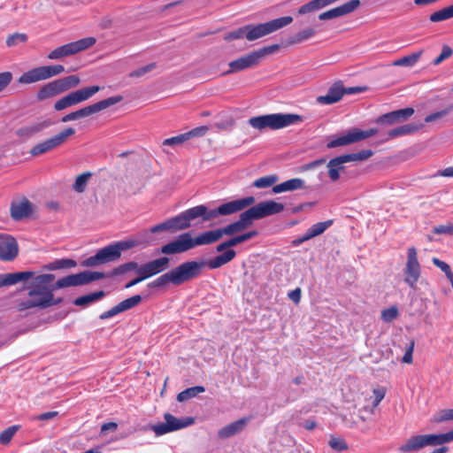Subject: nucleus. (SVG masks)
Masks as SVG:
<instances>
[{
  "instance_id": "f257e3e1",
  "label": "nucleus",
  "mask_w": 453,
  "mask_h": 453,
  "mask_svg": "<svg viewBox=\"0 0 453 453\" xmlns=\"http://www.w3.org/2000/svg\"><path fill=\"white\" fill-rule=\"evenodd\" d=\"M236 256V252L228 248L221 254L204 261H188L180 264L174 269L162 274L152 282L154 287H162L168 283L178 286L200 275L203 268L207 265L210 269H218L231 262Z\"/></svg>"
},
{
  "instance_id": "f03ea898",
  "label": "nucleus",
  "mask_w": 453,
  "mask_h": 453,
  "mask_svg": "<svg viewBox=\"0 0 453 453\" xmlns=\"http://www.w3.org/2000/svg\"><path fill=\"white\" fill-rule=\"evenodd\" d=\"M31 279L32 281L26 287V289L28 290L27 296L17 303L19 311L34 308L45 309L62 302L61 298H54V288L52 286L55 280L54 274H35Z\"/></svg>"
},
{
  "instance_id": "7ed1b4c3",
  "label": "nucleus",
  "mask_w": 453,
  "mask_h": 453,
  "mask_svg": "<svg viewBox=\"0 0 453 453\" xmlns=\"http://www.w3.org/2000/svg\"><path fill=\"white\" fill-rule=\"evenodd\" d=\"M303 117L295 113H272L252 117L248 120L250 127L257 130H278L303 121Z\"/></svg>"
},
{
  "instance_id": "20e7f679",
  "label": "nucleus",
  "mask_w": 453,
  "mask_h": 453,
  "mask_svg": "<svg viewBox=\"0 0 453 453\" xmlns=\"http://www.w3.org/2000/svg\"><path fill=\"white\" fill-rule=\"evenodd\" d=\"M293 22L291 16H285L257 25L244 26L245 38L248 41H255L269 34H272Z\"/></svg>"
},
{
  "instance_id": "39448f33",
  "label": "nucleus",
  "mask_w": 453,
  "mask_h": 453,
  "mask_svg": "<svg viewBox=\"0 0 453 453\" xmlns=\"http://www.w3.org/2000/svg\"><path fill=\"white\" fill-rule=\"evenodd\" d=\"M64 72L65 67L61 65L38 66L22 73L19 77L18 82L19 84L35 83L61 74Z\"/></svg>"
},
{
  "instance_id": "423d86ee",
  "label": "nucleus",
  "mask_w": 453,
  "mask_h": 453,
  "mask_svg": "<svg viewBox=\"0 0 453 453\" xmlns=\"http://www.w3.org/2000/svg\"><path fill=\"white\" fill-rule=\"evenodd\" d=\"M195 423L192 417L176 418L173 414L166 412L164 414V422L152 425L150 430L157 436H161L169 433L181 430Z\"/></svg>"
},
{
  "instance_id": "0eeeda50",
  "label": "nucleus",
  "mask_w": 453,
  "mask_h": 453,
  "mask_svg": "<svg viewBox=\"0 0 453 453\" xmlns=\"http://www.w3.org/2000/svg\"><path fill=\"white\" fill-rule=\"evenodd\" d=\"M122 100V96H111L108 97L104 100L99 101L96 104L88 105L86 107H83L78 111H73L71 113H68L65 115L61 121L65 123L73 120H76L81 118L88 117L92 114L97 113L103 110H105L118 103H119Z\"/></svg>"
},
{
  "instance_id": "6e6552de",
  "label": "nucleus",
  "mask_w": 453,
  "mask_h": 453,
  "mask_svg": "<svg viewBox=\"0 0 453 453\" xmlns=\"http://www.w3.org/2000/svg\"><path fill=\"white\" fill-rule=\"evenodd\" d=\"M95 43L96 39L94 37H86L56 48L49 53L48 58L50 60H58L73 56L90 48Z\"/></svg>"
},
{
  "instance_id": "1a4fd4ad",
  "label": "nucleus",
  "mask_w": 453,
  "mask_h": 453,
  "mask_svg": "<svg viewBox=\"0 0 453 453\" xmlns=\"http://www.w3.org/2000/svg\"><path fill=\"white\" fill-rule=\"evenodd\" d=\"M104 278V273L99 272L85 271L80 273L68 275L56 281L52 286L54 290L57 288H64L68 287H76L88 284L94 280Z\"/></svg>"
},
{
  "instance_id": "9d476101",
  "label": "nucleus",
  "mask_w": 453,
  "mask_h": 453,
  "mask_svg": "<svg viewBox=\"0 0 453 453\" xmlns=\"http://www.w3.org/2000/svg\"><path fill=\"white\" fill-rule=\"evenodd\" d=\"M404 282L415 289L421 275V266L418 260V252L414 247L408 248L407 260L403 269Z\"/></svg>"
},
{
  "instance_id": "9b49d317",
  "label": "nucleus",
  "mask_w": 453,
  "mask_h": 453,
  "mask_svg": "<svg viewBox=\"0 0 453 453\" xmlns=\"http://www.w3.org/2000/svg\"><path fill=\"white\" fill-rule=\"evenodd\" d=\"M74 134L75 130L73 127H67L56 135L32 147L30 150V154L36 157L50 151L65 143L67 139Z\"/></svg>"
},
{
  "instance_id": "f8f14e48",
  "label": "nucleus",
  "mask_w": 453,
  "mask_h": 453,
  "mask_svg": "<svg viewBox=\"0 0 453 453\" xmlns=\"http://www.w3.org/2000/svg\"><path fill=\"white\" fill-rule=\"evenodd\" d=\"M255 203V198L253 196H247L242 199H237L234 201H230L225 203H222L218 208L210 211L209 218H212L214 219L218 216H227L239 211H242L243 209L249 207L250 205Z\"/></svg>"
},
{
  "instance_id": "ddd939ff",
  "label": "nucleus",
  "mask_w": 453,
  "mask_h": 453,
  "mask_svg": "<svg viewBox=\"0 0 453 453\" xmlns=\"http://www.w3.org/2000/svg\"><path fill=\"white\" fill-rule=\"evenodd\" d=\"M284 210V205L273 200H267L258 203L257 204L249 208L246 211L252 222L265 217L277 214Z\"/></svg>"
},
{
  "instance_id": "4468645a",
  "label": "nucleus",
  "mask_w": 453,
  "mask_h": 453,
  "mask_svg": "<svg viewBox=\"0 0 453 453\" xmlns=\"http://www.w3.org/2000/svg\"><path fill=\"white\" fill-rule=\"evenodd\" d=\"M120 257L119 249L116 244L108 245L99 250L95 256L88 257L83 265L85 266H96L108 262L115 261Z\"/></svg>"
},
{
  "instance_id": "2eb2a0df",
  "label": "nucleus",
  "mask_w": 453,
  "mask_h": 453,
  "mask_svg": "<svg viewBox=\"0 0 453 453\" xmlns=\"http://www.w3.org/2000/svg\"><path fill=\"white\" fill-rule=\"evenodd\" d=\"M192 242V235L189 233H184L173 241L163 245L160 252L165 255L183 253L194 249Z\"/></svg>"
},
{
  "instance_id": "dca6fc26",
  "label": "nucleus",
  "mask_w": 453,
  "mask_h": 453,
  "mask_svg": "<svg viewBox=\"0 0 453 453\" xmlns=\"http://www.w3.org/2000/svg\"><path fill=\"white\" fill-rule=\"evenodd\" d=\"M360 6V0H350L340 6L330 9L319 15V20H328L342 17L356 11Z\"/></svg>"
},
{
  "instance_id": "f3484780",
  "label": "nucleus",
  "mask_w": 453,
  "mask_h": 453,
  "mask_svg": "<svg viewBox=\"0 0 453 453\" xmlns=\"http://www.w3.org/2000/svg\"><path fill=\"white\" fill-rule=\"evenodd\" d=\"M53 122L50 119L35 121L23 126L15 131L16 136L27 140L50 127Z\"/></svg>"
},
{
  "instance_id": "a211bd4d",
  "label": "nucleus",
  "mask_w": 453,
  "mask_h": 453,
  "mask_svg": "<svg viewBox=\"0 0 453 453\" xmlns=\"http://www.w3.org/2000/svg\"><path fill=\"white\" fill-rule=\"evenodd\" d=\"M170 259L167 257H162L150 261L137 268V273H143L148 279L165 270L169 266Z\"/></svg>"
},
{
  "instance_id": "6ab92c4d",
  "label": "nucleus",
  "mask_w": 453,
  "mask_h": 453,
  "mask_svg": "<svg viewBox=\"0 0 453 453\" xmlns=\"http://www.w3.org/2000/svg\"><path fill=\"white\" fill-rule=\"evenodd\" d=\"M18 243L16 240L7 234H0V259L11 261L18 255Z\"/></svg>"
},
{
  "instance_id": "aec40b11",
  "label": "nucleus",
  "mask_w": 453,
  "mask_h": 453,
  "mask_svg": "<svg viewBox=\"0 0 453 453\" xmlns=\"http://www.w3.org/2000/svg\"><path fill=\"white\" fill-rule=\"evenodd\" d=\"M11 216L15 220L28 218L33 212V203L26 197L13 200L11 203Z\"/></svg>"
},
{
  "instance_id": "412c9836",
  "label": "nucleus",
  "mask_w": 453,
  "mask_h": 453,
  "mask_svg": "<svg viewBox=\"0 0 453 453\" xmlns=\"http://www.w3.org/2000/svg\"><path fill=\"white\" fill-rule=\"evenodd\" d=\"M259 63L257 56L254 51L241 57L234 61H231L228 65L230 69L226 72V74L241 72L242 70L253 67Z\"/></svg>"
},
{
  "instance_id": "4be33fe9",
  "label": "nucleus",
  "mask_w": 453,
  "mask_h": 453,
  "mask_svg": "<svg viewBox=\"0 0 453 453\" xmlns=\"http://www.w3.org/2000/svg\"><path fill=\"white\" fill-rule=\"evenodd\" d=\"M252 220L250 219L249 214L245 211L242 213H241L238 220L226 226L223 228H219L221 235H234L247 229L250 226L252 225Z\"/></svg>"
},
{
  "instance_id": "5701e85b",
  "label": "nucleus",
  "mask_w": 453,
  "mask_h": 453,
  "mask_svg": "<svg viewBox=\"0 0 453 453\" xmlns=\"http://www.w3.org/2000/svg\"><path fill=\"white\" fill-rule=\"evenodd\" d=\"M344 95V87L342 81L334 83L328 89L326 95L317 97L320 104H333L339 102Z\"/></svg>"
},
{
  "instance_id": "b1692460",
  "label": "nucleus",
  "mask_w": 453,
  "mask_h": 453,
  "mask_svg": "<svg viewBox=\"0 0 453 453\" xmlns=\"http://www.w3.org/2000/svg\"><path fill=\"white\" fill-rule=\"evenodd\" d=\"M413 113H414V109L411 107L400 109V110L393 111L391 112L381 115L379 118L378 122L393 125L395 123L408 119L410 117H411L413 115Z\"/></svg>"
},
{
  "instance_id": "393cba45",
  "label": "nucleus",
  "mask_w": 453,
  "mask_h": 453,
  "mask_svg": "<svg viewBox=\"0 0 453 453\" xmlns=\"http://www.w3.org/2000/svg\"><path fill=\"white\" fill-rule=\"evenodd\" d=\"M35 272L24 271L13 273L0 274V288L17 284L34 277Z\"/></svg>"
},
{
  "instance_id": "a878e982",
  "label": "nucleus",
  "mask_w": 453,
  "mask_h": 453,
  "mask_svg": "<svg viewBox=\"0 0 453 453\" xmlns=\"http://www.w3.org/2000/svg\"><path fill=\"white\" fill-rule=\"evenodd\" d=\"M63 93V88L58 80L50 81L43 85L37 92L36 97L39 101H43L48 98L54 97Z\"/></svg>"
},
{
  "instance_id": "bb28decb",
  "label": "nucleus",
  "mask_w": 453,
  "mask_h": 453,
  "mask_svg": "<svg viewBox=\"0 0 453 453\" xmlns=\"http://www.w3.org/2000/svg\"><path fill=\"white\" fill-rule=\"evenodd\" d=\"M346 163H349L346 155L336 157L327 163L328 175L332 181L339 180L340 173L344 170V164Z\"/></svg>"
},
{
  "instance_id": "cd10ccee",
  "label": "nucleus",
  "mask_w": 453,
  "mask_h": 453,
  "mask_svg": "<svg viewBox=\"0 0 453 453\" xmlns=\"http://www.w3.org/2000/svg\"><path fill=\"white\" fill-rule=\"evenodd\" d=\"M305 181L303 179L300 178H294L288 180L286 181H283L278 185H275L273 187V192L274 194H280L283 192L288 191H295L298 189H303L305 188Z\"/></svg>"
},
{
  "instance_id": "c85d7f7f",
  "label": "nucleus",
  "mask_w": 453,
  "mask_h": 453,
  "mask_svg": "<svg viewBox=\"0 0 453 453\" xmlns=\"http://www.w3.org/2000/svg\"><path fill=\"white\" fill-rule=\"evenodd\" d=\"M248 422L247 418H241L234 422H232L226 426L222 427L218 432V435L221 439L229 438L242 432L246 426Z\"/></svg>"
},
{
  "instance_id": "c756f323",
  "label": "nucleus",
  "mask_w": 453,
  "mask_h": 453,
  "mask_svg": "<svg viewBox=\"0 0 453 453\" xmlns=\"http://www.w3.org/2000/svg\"><path fill=\"white\" fill-rule=\"evenodd\" d=\"M222 238L220 229H215L202 233L196 237H192L193 247L214 243Z\"/></svg>"
},
{
  "instance_id": "7c9ffc66",
  "label": "nucleus",
  "mask_w": 453,
  "mask_h": 453,
  "mask_svg": "<svg viewBox=\"0 0 453 453\" xmlns=\"http://www.w3.org/2000/svg\"><path fill=\"white\" fill-rule=\"evenodd\" d=\"M257 234V232L253 230V231H250L248 233H245V234H242L240 235L234 236V237L228 239L227 241L219 243L216 247V250L218 252H221L228 248H232L234 246H236L239 243L246 242V241L253 238Z\"/></svg>"
},
{
  "instance_id": "2f4dec72",
  "label": "nucleus",
  "mask_w": 453,
  "mask_h": 453,
  "mask_svg": "<svg viewBox=\"0 0 453 453\" xmlns=\"http://www.w3.org/2000/svg\"><path fill=\"white\" fill-rule=\"evenodd\" d=\"M421 436L424 447L441 445L453 441V434L450 432L441 434H421Z\"/></svg>"
},
{
  "instance_id": "473e14b6",
  "label": "nucleus",
  "mask_w": 453,
  "mask_h": 453,
  "mask_svg": "<svg viewBox=\"0 0 453 453\" xmlns=\"http://www.w3.org/2000/svg\"><path fill=\"white\" fill-rule=\"evenodd\" d=\"M357 142L355 129L339 137L332 138L326 144L328 149L346 146Z\"/></svg>"
},
{
  "instance_id": "72a5a7b5",
  "label": "nucleus",
  "mask_w": 453,
  "mask_h": 453,
  "mask_svg": "<svg viewBox=\"0 0 453 453\" xmlns=\"http://www.w3.org/2000/svg\"><path fill=\"white\" fill-rule=\"evenodd\" d=\"M424 448V442L421 434L410 437L402 444L398 450L403 453L417 451Z\"/></svg>"
},
{
  "instance_id": "f704fd0d",
  "label": "nucleus",
  "mask_w": 453,
  "mask_h": 453,
  "mask_svg": "<svg viewBox=\"0 0 453 453\" xmlns=\"http://www.w3.org/2000/svg\"><path fill=\"white\" fill-rule=\"evenodd\" d=\"M423 127V125L417 124H406L396 128H394L388 132V139H394L398 136L407 135L418 132Z\"/></svg>"
},
{
  "instance_id": "c9c22d12",
  "label": "nucleus",
  "mask_w": 453,
  "mask_h": 453,
  "mask_svg": "<svg viewBox=\"0 0 453 453\" xmlns=\"http://www.w3.org/2000/svg\"><path fill=\"white\" fill-rule=\"evenodd\" d=\"M184 212L189 222L199 217H201L203 221H209L212 219V218H209L210 211H208L205 205H197L185 211Z\"/></svg>"
},
{
  "instance_id": "e433bc0d",
  "label": "nucleus",
  "mask_w": 453,
  "mask_h": 453,
  "mask_svg": "<svg viewBox=\"0 0 453 453\" xmlns=\"http://www.w3.org/2000/svg\"><path fill=\"white\" fill-rule=\"evenodd\" d=\"M168 224L171 232L184 230L190 226V223L184 211L172 219H169Z\"/></svg>"
},
{
  "instance_id": "4c0bfd02",
  "label": "nucleus",
  "mask_w": 453,
  "mask_h": 453,
  "mask_svg": "<svg viewBox=\"0 0 453 453\" xmlns=\"http://www.w3.org/2000/svg\"><path fill=\"white\" fill-rule=\"evenodd\" d=\"M101 88L99 86H91L82 88L73 92L75 96L77 104H81L91 98L96 93L99 92Z\"/></svg>"
},
{
  "instance_id": "58836bf2",
  "label": "nucleus",
  "mask_w": 453,
  "mask_h": 453,
  "mask_svg": "<svg viewBox=\"0 0 453 453\" xmlns=\"http://www.w3.org/2000/svg\"><path fill=\"white\" fill-rule=\"evenodd\" d=\"M423 51L419 50L418 52L411 53L408 56L396 59L393 62L394 66H405L411 67L417 64L419 60Z\"/></svg>"
},
{
  "instance_id": "ea45409f",
  "label": "nucleus",
  "mask_w": 453,
  "mask_h": 453,
  "mask_svg": "<svg viewBox=\"0 0 453 453\" xmlns=\"http://www.w3.org/2000/svg\"><path fill=\"white\" fill-rule=\"evenodd\" d=\"M333 224L332 220H326L323 222H318L314 225H312L310 228L306 231V235L311 240L318 235L322 234L329 226H331Z\"/></svg>"
},
{
  "instance_id": "a19ab883",
  "label": "nucleus",
  "mask_w": 453,
  "mask_h": 453,
  "mask_svg": "<svg viewBox=\"0 0 453 453\" xmlns=\"http://www.w3.org/2000/svg\"><path fill=\"white\" fill-rule=\"evenodd\" d=\"M453 18V4L432 13L429 17L431 22H441Z\"/></svg>"
},
{
  "instance_id": "79ce46f5",
  "label": "nucleus",
  "mask_w": 453,
  "mask_h": 453,
  "mask_svg": "<svg viewBox=\"0 0 453 453\" xmlns=\"http://www.w3.org/2000/svg\"><path fill=\"white\" fill-rule=\"evenodd\" d=\"M204 391L205 388L203 386L191 387L179 393L177 395V400L179 402H185L193 397H196L198 394L203 393Z\"/></svg>"
},
{
  "instance_id": "37998d69",
  "label": "nucleus",
  "mask_w": 453,
  "mask_h": 453,
  "mask_svg": "<svg viewBox=\"0 0 453 453\" xmlns=\"http://www.w3.org/2000/svg\"><path fill=\"white\" fill-rule=\"evenodd\" d=\"M104 296V291H98L91 293L86 296H80L73 301V303L77 306H86L91 303H94L101 299Z\"/></svg>"
},
{
  "instance_id": "c03bdc74",
  "label": "nucleus",
  "mask_w": 453,
  "mask_h": 453,
  "mask_svg": "<svg viewBox=\"0 0 453 453\" xmlns=\"http://www.w3.org/2000/svg\"><path fill=\"white\" fill-rule=\"evenodd\" d=\"M76 266V262L70 258H63L55 260L44 266L45 269L50 271L63 269V268H72Z\"/></svg>"
},
{
  "instance_id": "a18cd8bd",
  "label": "nucleus",
  "mask_w": 453,
  "mask_h": 453,
  "mask_svg": "<svg viewBox=\"0 0 453 453\" xmlns=\"http://www.w3.org/2000/svg\"><path fill=\"white\" fill-rule=\"evenodd\" d=\"M78 104L75 99V96L73 92L69 93L64 97L58 100L54 104V109L56 111H62L73 105Z\"/></svg>"
},
{
  "instance_id": "49530a36",
  "label": "nucleus",
  "mask_w": 453,
  "mask_h": 453,
  "mask_svg": "<svg viewBox=\"0 0 453 453\" xmlns=\"http://www.w3.org/2000/svg\"><path fill=\"white\" fill-rule=\"evenodd\" d=\"M316 34V31L312 27H306L295 35V36L289 41L290 44L300 43L303 42L311 37H313Z\"/></svg>"
},
{
  "instance_id": "de8ad7c7",
  "label": "nucleus",
  "mask_w": 453,
  "mask_h": 453,
  "mask_svg": "<svg viewBox=\"0 0 453 453\" xmlns=\"http://www.w3.org/2000/svg\"><path fill=\"white\" fill-rule=\"evenodd\" d=\"M386 392L387 390L384 387L375 388L372 389V395L370 397L365 396L364 400L365 403L372 401L373 406L377 408L380 402L384 399Z\"/></svg>"
},
{
  "instance_id": "09e8293b",
  "label": "nucleus",
  "mask_w": 453,
  "mask_h": 453,
  "mask_svg": "<svg viewBox=\"0 0 453 453\" xmlns=\"http://www.w3.org/2000/svg\"><path fill=\"white\" fill-rule=\"evenodd\" d=\"M91 177V173L87 172L77 176L73 185V189L77 193H82L85 191L88 182Z\"/></svg>"
},
{
  "instance_id": "8fccbe9b",
  "label": "nucleus",
  "mask_w": 453,
  "mask_h": 453,
  "mask_svg": "<svg viewBox=\"0 0 453 453\" xmlns=\"http://www.w3.org/2000/svg\"><path fill=\"white\" fill-rule=\"evenodd\" d=\"M142 301V296L139 295L133 296L127 299L123 300L119 303H118V307L120 311V312L126 311L127 310H130L136 305H138Z\"/></svg>"
},
{
  "instance_id": "3c124183",
  "label": "nucleus",
  "mask_w": 453,
  "mask_h": 453,
  "mask_svg": "<svg viewBox=\"0 0 453 453\" xmlns=\"http://www.w3.org/2000/svg\"><path fill=\"white\" fill-rule=\"evenodd\" d=\"M58 81L61 84V88H63V92L77 87L81 82V80L77 75H70L63 79H58Z\"/></svg>"
},
{
  "instance_id": "603ef678",
  "label": "nucleus",
  "mask_w": 453,
  "mask_h": 453,
  "mask_svg": "<svg viewBox=\"0 0 453 453\" xmlns=\"http://www.w3.org/2000/svg\"><path fill=\"white\" fill-rule=\"evenodd\" d=\"M27 39H28V37L26 34L15 33L7 37L6 45L8 47H14L20 43L27 42Z\"/></svg>"
},
{
  "instance_id": "864d4df0",
  "label": "nucleus",
  "mask_w": 453,
  "mask_h": 453,
  "mask_svg": "<svg viewBox=\"0 0 453 453\" xmlns=\"http://www.w3.org/2000/svg\"><path fill=\"white\" fill-rule=\"evenodd\" d=\"M452 111H453V105H449V106H448L447 108H445V109H443L441 111H436V112L431 113V114H428L425 118V122H426V123L434 122V121H436L438 119H441L443 117L447 116Z\"/></svg>"
},
{
  "instance_id": "5fc2aeb1",
  "label": "nucleus",
  "mask_w": 453,
  "mask_h": 453,
  "mask_svg": "<svg viewBox=\"0 0 453 453\" xmlns=\"http://www.w3.org/2000/svg\"><path fill=\"white\" fill-rule=\"evenodd\" d=\"M373 152L371 150H364L357 153L346 154L349 162L352 161H364L372 156Z\"/></svg>"
},
{
  "instance_id": "6e6d98bb",
  "label": "nucleus",
  "mask_w": 453,
  "mask_h": 453,
  "mask_svg": "<svg viewBox=\"0 0 453 453\" xmlns=\"http://www.w3.org/2000/svg\"><path fill=\"white\" fill-rule=\"evenodd\" d=\"M276 180H277V177L273 176V175H268V176L261 177V178L256 180L253 182V186L257 188H269V187L273 186L276 182Z\"/></svg>"
},
{
  "instance_id": "4d7b16f0",
  "label": "nucleus",
  "mask_w": 453,
  "mask_h": 453,
  "mask_svg": "<svg viewBox=\"0 0 453 453\" xmlns=\"http://www.w3.org/2000/svg\"><path fill=\"white\" fill-rule=\"evenodd\" d=\"M143 242L149 243V242H144L142 240H127L122 242H115L117 248L119 249V254L121 255V252L123 250H127L128 249H131L134 246H137L139 244H142Z\"/></svg>"
},
{
  "instance_id": "13d9d810",
  "label": "nucleus",
  "mask_w": 453,
  "mask_h": 453,
  "mask_svg": "<svg viewBox=\"0 0 453 453\" xmlns=\"http://www.w3.org/2000/svg\"><path fill=\"white\" fill-rule=\"evenodd\" d=\"M17 430V426H12L4 430L0 434V443L4 445L8 444L14 436Z\"/></svg>"
},
{
  "instance_id": "bf43d9fd",
  "label": "nucleus",
  "mask_w": 453,
  "mask_h": 453,
  "mask_svg": "<svg viewBox=\"0 0 453 453\" xmlns=\"http://www.w3.org/2000/svg\"><path fill=\"white\" fill-rule=\"evenodd\" d=\"M328 444L335 451H343L348 449V445L345 440L340 437H332Z\"/></svg>"
},
{
  "instance_id": "052dcab7",
  "label": "nucleus",
  "mask_w": 453,
  "mask_h": 453,
  "mask_svg": "<svg viewBox=\"0 0 453 453\" xmlns=\"http://www.w3.org/2000/svg\"><path fill=\"white\" fill-rule=\"evenodd\" d=\"M376 407L372 403H365L358 409V418L359 421H366L365 414L374 415Z\"/></svg>"
},
{
  "instance_id": "680f3d73",
  "label": "nucleus",
  "mask_w": 453,
  "mask_h": 453,
  "mask_svg": "<svg viewBox=\"0 0 453 453\" xmlns=\"http://www.w3.org/2000/svg\"><path fill=\"white\" fill-rule=\"evenodd\" d=\"M280 49V46L278 44H273L270 46H266L264 48H261L257 50H255L258 60L260 61L263 58H265L267 55L273 54Z\"/></svg>"
},
{
  "instance_id": "e2e57ef3",
  "label": "nucleus",
  "mask_w": 453,
  "mask_h": 453,
  "mask_svg": "<svg viewBox=\"0 0 453 453\" xmlns=\"http://www.w3.org/2000/svg\"><path fill=\"white\" fill-rule=\"evenodd\" d=\"M155 68H156V64L155 63L149 64L147 65H144V66H142L141 68H138V69L131 72L129 73V77H132V78L142 77L144 74H146L147 73L151 72Z\"/></svg>"
},
{
  "instance_id": "0e129e2a",
  "label": "nucleus",
  "mask_w": 453,
  "mask_h": 453,
  "mask_svg": "<svg viewBox=\"0 0 453 453\" xmlns=\"http://www.w3.org/2000/svg\"><path fill=\"white\" fill-rule=\"evenodd\" d=\"M344 424L350 428H354L358 425L359 418L355 417V413L349 411L342 415Z\"/></svg>"
},
{
  "instance_id": "69168bd1",
  "label": "nucleus",
  "mask_w": 453,
  "mask_h": 453,
  "mask_svg": "<svg viewBox=\"0 0 453 453\" xmlns=\"http://www.w3.org/2000/svg\"><path fill=\"white\" fill-rule=\"evenodd\" d=\"M12 79V73L9 71L0 73V93L11 84Z\"/></svg>"
},
{
  "instance_id": "338daca9",
  "label": "nucleus",
  "mask_w": 453,
  "mask_h": 453,
  "mask_svg": "<svg viewBox=\"0 0 453 453\" xmlns=\"http://www.w3.org/2000/svg\"><path fill=\"white\" fill-rule=\"evenodd\" d=\"M245 37V29L244 27H242L234 31H231L224 35V40L226 42H230L233 40H238Z\"/></svg>"
},
{
  "instance_id": "774afa93",
  "label": "nucleus",
  "mask_w": 453,
  "mask_h": 453,
  "mask_svg": "<svg viewBox=\"0 0 453 453\" xmlns=\"http://www.w3.org/2000/svg\"><path fill=\"white\" fill-rule=\"evenodd\" d=\"M453 419V409H444L438 412L435 421L444 422Z\"/></svg>"
}]
</instances>
